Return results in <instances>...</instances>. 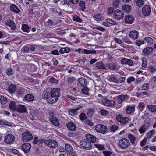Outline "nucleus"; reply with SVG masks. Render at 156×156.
<instances>
[{
  "instance_id": "nucleus-1",
  "label": "nucleus",
  "mask_w": 156,
  "mask_h": 156,
  "mask_svg": "<svg viewBox=\"0 0 156 156\" xmlns=\"http://www.w3.org/2000/svg\"><path fill=\"white\" fill-rule=\"evenodd\" d=\"M130 144V142L129 140L126 138H122L119 142L118 145L119 147L122 149L127 148Z\"/></svg>"
},
{
  "instance_id": "nucleus-2",
  "label": "nucleus",
  "mask_w": 156,
  "mask_h": 156,
  "mask_svg": "<svg viewBox=\"0 0 156 156\" xmlns=\"http://www.w3.org/2000/svg\"><path fill=\"white\" fill-rule=\"evenodd\" d=\"M33 137L32 134L28 131L24 132L22 134L21 139L23 142H28L32 140Z\"/></svg>"
},
{
  "instance_id": "nucleus-3",
  "label": "nucleus",
  "mask_w": 156,
  "mask_h": 156,
  "mask_svg": "<svg viewBox=\"0 0 156 156\" xmlns=\"http://www.w3.org/2000/svg\"><path fill=\"white\" fill-rule=\"evenodd\" d=\"M80 145L87 150H90L92 148L91 143L87 139H83L80 142Z\"/></svg>"
},
{
  "instance_id": "nucleus-4",
  "label": "nucleus",
  "mask_w": 156,
  "mask_h": 156,
  "mask_svg": "<svg viewBox=\"0 0 156 156\" xmlns=\"http://www.w3.org/2000/svg\"><path fill=\"white\" fill-rule=\"evenodd\" d=\"M95 128L97 132L103 134L105 133L107 130V127L102 124L97 125Z\"/></svg>"
},
{
  "instance_id": "nucleus-5",
  "label": "nucleus",
  "mask_w": 156,
  "mask_h": 156,
  "mask_svg": "<svg viewBox=\"0 0 156 156\" xmlns=\"http://www.w3.org/2000/svg\"><path fill=\"white\" fill-rule=\"evenodd\" d=\"M115 103L112 100H110L107 98H104L102 101V104L105 106L107 107H112L114 106Z\"/></svg>"
},
{
  "instance_id": "nucleus-6",
  "label": "nucleus",
  "mask_w": 156,
  "mask_h": 156,
  "mask_svg": "<svg viewBox=\"0 0 156 156\" xmlns=\"http://www.w3.org/2000/svg\"><path fill=\"white\" fill-rule=\"evenodd\" d=\"M44 144L47 145L48 147L52 148H55L58 146L57 142L53 140H44Z\"/></svg>"
},
{
  "instance_id": "nucleus-7",
  "label": "nucleus",
  "mask_w": 156,
  "mask_h": 156,
  "mask_svg": "<svg viewBox=\"0 0 156 156\" xmlns=\"http://www.w3.org/2000/svg\"><path fill=\"white\" fill-rule=\"evenodd\" d=\"M113 15L115 19L117 20L122 19L124 16L123 12L119 9H117L114 11Z\"/></svg>"
},
{
  "instance_id": "nucleus-8",
  "label": "nucleus",
  "mask_w": 156,
  "mask_h": 156,
  "mask_svg": "<svg viewBox=\"0 0 156 156\" xmlns=\"http://www.w3.org/2000/svg\"><path fill=\"white\" fill-rule=\"evenodd\" d=\"M151 11V8L149 5H144L142 9V14L145 16H148L150 15Z\"/></svg>"
},
{
  "instance_id": "nucleus-9",
  "label": "nucleus",
  "mask_w": 156,
  "mask_h": 156,
  "mask_svg": "<svg viewBox=\"0 0 156 156\" xmlns=\"http://www.w3.org/2000/svg\"><path fill=\"white\" fill-rule=\"evenodd\" d=\"M60 90L59 88H51L50 92L51 96L53 97L57 98L60 95Z\"/></svg>"
},
{
  "instance_id": "nucleus-10",
  "label": "nucleus",
  "mask_w": 156,
  "mask_h": 156,
  "mask_svg": "<svg viewBox=\"0 0 156 156\" xmlns=\"http://www.w3.org/2000/svg\"><path fill=\"white\" fill-rule=\"evenodd\" d=\"M15 140V137L13 135L9 134L7 135L5 137V142L7 144H10Z\"/></svg>"
},
{
  "instance_id": "nucleus-11",
  "label": "nucleus",
  "mask_w": 156,
  "mask_h": 156,
  "mask_svg": "<svg viewBox=\"0 0 156 156\" xmlns=\"http://www.w3.org/2000/svg\"><path fill=\"white\" fill-rule=\"evenodd\" d=\"M21 148L25 153L28 152L31 148V145L29 143H25L22 144Z\"/></svg>"
},
{
  "instance_id": "nucleus-12",
  "label": "nucleus",
  "mask_w": 156,
  "mask_h": 156,
  "mask_svg": "<svg viewBox=\"0 0 156 156\" xmlns=\"http://www.w3.org/2000/svg\"><path fill=\"white\" fill-rule=\"evenodd\" d=\"M16 111L19 113H26L27 112V107L24 105L19 104L17 106Z\"/></svg>"
},
{
  "instance_id": "nucleus-13",
  "label": "nucleus",
  "mask_w": 156,
  "mask_h": 156,
  "mask_svg": "<svg viewBox=\"0 0 156 156\" xmlns=\"http://www.w3.org/2000/svg\"><path fill=\"white\" fill-rule=\"evenodd\" d=\"M121 63L122 64H127L129 66H131L133 64V61L130 59L123 58L121 60Z\"/></svg>"
},
{
  "instance_id": "nucleus-14",
  "label": "nucleus",
  "mask_w": 156,
  "mask_h": 156,
  "mask_svg": "<svg viewBox=\"0 0 156 156\" xmlns=\"http://www.w3.org/2000/svg\"><path fill=\"white\" fill-rule=\"evenodd\" d=\"M150 126V124L148 123H147L144 124L139 129V131L140 134H142L145 132V131Z\"/></svg>"
},
{
  "instance_id": "nucleus-15",
  "label": "nucleus",
  "mask_w": 156,
  "mask_h": 156,
  "mask_svg": "<svg viewBox=\"0 0 156 156\" xmlns=\"http://www.w3.org/2000/svg\"><path fill=\"white\" fill-rule=\"evenodd\" d=\"M49 120L54 125L58 126L59 125V122L57 119L53 115L51 116L49 118Z\"/></svg>"
},
{
  "instance_id": "nucleus-16",
  "label": "nucleus",
  "mask_w": 156,
  "mask_h": 156,
  "mask_svg": "<svg viewBox=\"0 0 156 156\" xmlns=\"http://www.w3.org/2000/svg\"><path fill=\"white\" fill-rule=\"evenodd\" d=\"M139 33L135 30H133L129 32V37L133 39H136L138 37Z\"/></svg>"
},
{
  "instance_id": "nucleus-17",
  "label": "nucleus",
  "mask_w": 156,
  "mask_h": 156,
  "mask_svg": "<svg viewBox=\"0 0 156 156\" xmlns=\"http://www.w3.org/2000/svg\"><path fill=\"white\" fill-rule=\"evenodd\" d=\"M134 20V18L132 16L128 15L125 16V22L126 23L132 24Z\"/></svg>"
},
{
  "instance_id": "nucleus-18",
  "label": "nucleus",
  "mask_w": 156,
  "mask_h": 156,
  "mask_svg": "<svg viewBox=\"0 0 156 156\" xmlns=\"http://www.w3.org/2000/svg\"><path fill=\"white\" fill-rule=\"evenodd\" d=\"M128 97L129 96L127 95H120L117 97V100L119 104H122L123 101H124L126 98Z\"/></svg>"
},
{
  "instance_id": "nucleus-19",
  "label": "nucleus",
  "mask_w": 156,
  "mask_h": 156,
  "mask_svg": "<svg viewBox=\"0 0 156 156\" xmlns=\"http://www.w3.org/2000/svg\"><path fill=\"white\" fill-rule=\"evenodd\" d=\"M86 139L90 142L94 143L96 140V137L94 135L90 134H88L86 136Z\"/></svg>"
},
{
  "instance_id": "nucleus-20",
  "label": "nucleus",
  "mask_w": 156,
  "mask_h": 156,
  "mask_svg": "<svg viewBox=\"0 0 156 156\" xmlns=\"http://www.w3.org/2000/svg\"><path fill=\"white\" fill-rule=\"evenodd\" d=\"M93 18L94 20L97 22L102 21L104 19V17L102 15L100 14H95L93 16Z\"/></svg>"
},
{
  "instance_id": "nucleus-21",
  "label": "nucleus",
  "mask_w": 156,
  "mask_h": 156,
  "mask_svg": "<svg viewBox=\"0 0 156 156\" xmlns=\"http://www.w3.org/2000/svg\"><path fill=\"white\" fill-rule=\"evenodd\" d=\"M122 9L126 12L129 13L131 11L132 8L130 5H124L122 6Z\"/></svg>"
},
{
  "instance_id": "nucleus-22",
  "label": "nucleus",
  "mask_w": 156,
  "mask_h": 156,
  "mask_svg": "<svg viewBox=\"0 0 156 156\" xmlns=\"http://www.w3.org/2000/svg\"><path fill=\"white\" fill-rule=\"evenodd\" d=\"M67 126L69 129L71 131H74L76 129L75 124L72 122H69L67 124Z\"/></svg>"
},
{
  "instance_id": "nucleus-23",
  "label": "nucleus",
  "mask_w": 156,
  "mask_h": 156,
  "mask_svg": "<svg viewBox=\"0 0 156 156\" xmlns=\"http://www.w3.org/2000/svg\"><path fill=\"white\" fill-rule=\"evenodd\" d=\"M82 108V107L80 106L76 109H71L69 111V113L71 115H76L78 114L77 111Z\"/></svg>"
},
{
  "instance_id": "nucleus-24",
  "label": "nucleus",
  "mask_w": 156,
  "mask_h": 156,
  "mask_svg": "<svg viewBox=\"0 0 156 156\" xmlns=\"http://www.w3.org/2000/svg\"><path fill=\"white\" fill-rule=\"evenodd\" d=\"M153 48L152 47H147L145 48L143 51V53L145 55L150 54L152 51Z\"/></svg>"
},
{
  "instance_id": "nucleus-25",
  "label": "nucleus",
  "mask_w": 156,
  "mask_h": 156,
  "mask_svg": "<svg viewBox=\"0 0 156 156\" xmlns=\"http://www.w3.org/2000/svg\"><path fill=\"white\" fill-rule=\"evenodd\" d=\"M96 67L98 69H107L105 66L104 64L101 62H99L95 64Z\"/></svg>"
},
{
  "instance_id": "nucleus-26",
  "label": "nucleus",
  "mask_w": 156,
  "mask_h": 156,
  "mask_svg": "<svg viewBox=\"0 0 156 156\" xmlns=\"http://www.w3.org/2000/svg\"><path fill=\"white\" fill-rule=\"evenodd\" d=\"M65 148L66 152L68 154H69L72 151V147L69 144H65Z\"/></svg>"
},
{
  "instance_id": "nucleus-27",
  "label": "nucleus",
  "mask_w": 156,
  "mask_h": 156,
  "mask_svg": "<svg viewBox=\"0 0 156 156\" xmlns=\"http://www.w3.org/2000/svg\"><path fill=\"white\" fill-rule=\"evenodd\" d=\"M10 9L11 11L14 12L16 13H19L20 11L19 9H18L14 4L12 5L10 7Z\"/></svg>"
},
{
  "instance_id": "nucleus-28",
  "label": "nucleus",
  "mask_w": 156,
  "mask_h": 156,
  "mask_svg": "<svg viewBox=\"0 0 156 156\" xmlns=\"http://www.w3.org/2000/svg\"><path fill=\"white\" fill-rule=\"evenodd\" d=\"M155 133V131L154 130H152L149 131L146 134L145 138L147 139L150 138L153 136V135Z\"/></svg>"
},
{
  "instance_id": "nucleus-29",
  "label": "nucleus",
  "mask_w": 156,
  "mask_h": 156,
  "mask_svg": "<svg viewBox=\"0 0 156 156\" xmlns=\"http://www.w3.org/2000/svg\"><path fill=\"white\" fill-rule=\"evenodd\" d=\"M105 67L106 68H107L109 69L114 70L116 68L117 66L115 64L108 63L106 64Z\"/></svg>"
},
{
  "instance_id": "nucleus-30",
  "label": "nucleus",
  "mask_w": 156,
  "mask_h": 156,
  "mask_svg": "<svg viewBox=\"0 0 156 156\" xmlns=\"http://www.w3.org/2000/svg\"><path fill=\"white\" fill-rule=\"evenodd\" d=\"M9 108L13 111H16L17 106L14 102L12 101L9 104Z\"/></svg>"
},
{
  "instance_id": "nucleus-31",
  "label": "nucleus",
  "mask_w": 156,
  "mask_h": 156,
  "mask_svg": "<svg viewBox=\"0 0 156 156\" xmlns=\"http://www.w3.org/2000/svg\"><path fill=\"white\" fill-rule=\"evenodd\" d=\"M7 24L11 27L12 30H14L15 29V25L13 21L10 20H8L7 21Z\"/></svg>"
},
{
  "instance_id": "nucleus-32",
  "label": "nucleus",
  "mask_w": 156,
  "mask_h": 156,
  "mask_svg": "<svg viewBox=\"0 0 156 156\" xmlns=\"http://www.w3.org/2000/svg\"><path fill=\"white\" fill-rule=\"evenodd\" d=\"M78 81L80 84L83 86L86 85L87 83V81L86 79L83 78H81L78 79Z\"/></svg>"
},
{
  "instance_id": "nucleus-33",
  "label": "nucleus",
  "mask_w": 156,
  "mask_h": 156,
  "mask_svg": "<svg viewBox=\"0 0 156 156\" xmlns=\"http://www.w3.org/2000/svg\"><path fill=\"white\" fill-rule=\"evenodd\" d=\"M25 99L28 101H32L34 99V97L31 94H28L25 96Z\"/></svg>"
},
{
  "instance_id": "nucleus-34",
  "label": "nucleus",
  "mask_w": 156,
  "mask_h": 156,
  "mask_svg": "<svg viewBox=\"0 0 156 156\" xmlns=\"http://www.w3.org/2000/svg\"><path fill=\"white\" fill-rule=\"evenodd\" d=\"M135 108L134 107L128 106L126 109V112L127 114H130L134 111Z\"/></svg>"
},
{
  "instance_id": "nucleus-35",
  "label": "nucleus",
  "mask_w": 156,
  "mask_h": 156,
  "mask_svg": "<svg viewBox=\"0 0 156 156\" xmlns=\"http://www.w3.org/2000/svg\"><path fill=\"white\" fill-rule=\"evenodd\" d=\"M128 137L130 140L131 143L133 144H134L136 140L135 136L132 134H129L128 135Z\"/></svg>"
},
{
  "instance_id": "nucleus-36",
  "label": "nucleus",
  "mask_w": 156,
  "mask_h": 156,
  "mask_svg": "<svg viewBox=\"0 0 156 156\" xmlns=\"http://www.w3.org/2000/svg\"><path fill=\"white\" fill-rule=\"evenodd\" d=\"M70 50V49L68 47L62 48L59 50V52L61 54L68 53Z\"/></svg>"
},
{
  "instance_id": "nucleus-37",
  "label": "nucleus",
  "mask_w": 156,
  "mask_h": 156,
  "mask_svg": "<svg viewBox=\"0 0 156 156\" xmlns=\"http://www.w3.org/2000/svg\"><path fill=\"white\" fill-rule=\"evenodd\" d=\"M16 89V86L14 85H10L8 88V91L9 92L12 93L14 92Z\"/></svg>"
},
{
  "instance_id": "nucleus-38",
  "label": "nucleus",
  "mask_w": 156,
  "mask_h": 156,
  "mask_svg": "<svg viewBox=\"0 0 156 156\" xmlns=\"http://www.w3.org/2000/svg\"><path fill=\"white\" fill-rule=\"evenodd\" d=\"M58 100V98H57L53 97H52L51 96V97H49L48 98V99L47 100L48 101L51 103H53L55 102H56Z\"/></svg>"
},
{
  "instance_id": "nucleus-39",
  "label": "nucleus",
  "mask_w": 156,
  "mask_h": 156,
  "mask_svg": "<svg viewBox=\"0 0 156 156\" xmlns=\"http://www.w3.org/2000/svg\"><path fill=\"white\" fill-rule=\"evenodd\" d=\"M147 108L152 112H156V105H148L147 106Z\"/></svg>"
},
{
  "instance_id": "nucleus-40",
  "label": "nucleus",
  "mask_w": 156,
  "mask_h": 156,
  "mask_svg": "<svg viewBox=\"0 0 156 156\" xmlns=\"http://www.w3.org/2000/svg\"><path fill=\"white\" fill-rule=\"evenodd\" d=\"M22 29L25 32H28L29 30V27L27 25L24 24L23 25Z\"/></svg>"
},
{
  "instance_id": "nucleus-41",
  "label": "nucleus",
  "mask_w": 156,
  "mask_h": 156,
  "mask_svg": "<svg viewBox=\"0 0 156 156\" xmlns=\"http://www.w3.org/2000/svg\"><path fill=\"white\" fill-rule=\"evenodd\" d=\"M124 42L128 44H132V41L129 39L128 37L126 36L123 38Z\"/></svg>"
},
{
  "instance_id": "nucleus-42",
  "label": "nucleus",
  "mask_w": 156,
  "mask_h": 156,
  "mask_svg": "<svg viewBox=\"0 0 156 156\" xmlns=\"http://www.w3.org/2000/svg\"><path fill=\"white\" fill-rule=\"evenodd\" d=\"M29 45H26L23 47L22 48V50L23 52L25 53H27L29 50Z\"/></svg>"
},
{
  "instance_id": "nucleus-43",
  "label": "nucleus",
  "mask_w": 156,
  "mask_h": 156,
  "mask_svg": "<svg viewBox=\"0 0 156 156\" xmlns=\"http://www.w3.org/2000/svg\"><path fill=\"white\" fill-rule=\"evenodd\" d=\"M144 40L148 43L153 44L154 42V40L149 37H146L144 38Z\"/></svg>"
},
{
  "instance_id": "nucleus-44",
  "label": "nucleus",
  "mask_w": 156,
  "mask_h": 156,
  "mask_svg": "<svg viewBox=\"0 0 156 156\" xmlns=\"http://www.w3.org/2000/svg\"><path fill=\"white\" fill-rule=\"evenodd\" d=\"M6 102V98L4 96H0V103L2 104H4Z\"/></svg>"
},
{
  "instance_id": "nucleus-45",
  "label": "nucleus",
  "mask_w": 156,
  "mask_h": 156,
  "mask_svg": "<svg viewBox=\"0 0 156 156\" xmlns=\"http://www.w3.org/2000/svg\"><path fill=\"white\" fill-rule=\"evenodd\" d=\"M72 19L74 21H76L79 23L82 22V20L77 15H75L73 17Z\"/></svg>"
},
{
  "instance_id": "nucleus-46",
  "label": "nucleus",
  "mask_w": 156,
  "mask_h": 156,
  "mask_svg": "<svg viewBox=\"0 0 156 156\" xmlns=\"http://www.w3.org/2000/svg\"><path fill=\"white\" fill-rule=\"evenodd\" d=\"M142 66L144 67H146L147 66V59L145 58H143L142 59Z\"/></svg>"
},
{
  "instance_id": "nucleus-47",
  "label": "nucleus",
  "mask_w": 156,
  "mask_h": 156,
  "mask_svg": "<svg viewBox=\"0 0 156 156\" xmlns=\"http://www.w3.org/2000/svg\"><path fill=\"white\" fill-rule=\"evenodd\" d=\"M0 125L10 126L11 124L4 120H0Z\"/></svg>"
},
{
  "instance_id": "nucleus-48",
  "label": "nucleus",
  "mask_w": 156,
  "mask_h": 156,
  "mask_svg": "<svg viewBox=\"0 0 156 156\" xmlns=\"http://www.w3.org/2000/svg\"><path fill=\"white\" fill-rule=\"evenodd\" d=\"M144 1L142 0H137L136 2V4L139 7H141L144 4Z\"/></svg>"
},
{
  "instance_id": "nucleus-49",
  "label": "nucleus",
  "mask_w": 156,
  "mask_h": 156,
  "mask_svg": "<svg viewBox=\"0 0 156 156\" xmlns=\"http://www.w3.org/2000/svg\"><path fill=\"white\" fill-rule=\"evenodd\" d=\"M138 107L142 111L145 107V105L144 102H140L138 104Z\"/></svg>"
},
{
  "instance_id": "nucleus-50",
  "label": "nucleus",
  "mask_w": 156,
  "mask_h": 156,
  "mask_svg": "<svg viewBox=\"0 0 156 156\" xmlns=\"http://www.w3.org/2000/svg\"><path fill=\"white\" fill-rule=\"evenodd\" d=\"M30 113L33 117L34 115L35 116L37 115V112L33 108H30Z\"/></svg>"
},
{
  "instance_id": "nucleus-51",
  "label": "nucleus",
  "mask_w": 156,
  "mask_h": 156,
  "mask_svg": "<svg viewBox=\"0 0 156 156\" xmlns=\"http://www.w3.org/2000/svg\"><path fill=\"white\" fill-rule=\"evenodd\" d=\"M129 119L127 117H122V119L120 122L121 123L125 124L128 121Z\"/></svg>"
},
{
  "instance_id": "nucleus-52",
  "label": "nucleus",
  "mask_w": 156,
  "mask_h": 156,
  "mask_svg": "<svg viewBox=\"0 0 156 156\" xmlns=\"http://www.w3.org/2000/svg\"><path fill=\"white\" fill-rule=\"evenodd\" d=\"M119 5V2L118 0H114L113 2V6L116 8L118 7Z\"/></svg>"
},
{
  "instance_id": "nucleus-53",
  "label": "nucleus",
  "mask_w": 156,
  "mask_h": 156,
  "mask_svg": "<svg viewBox=\"0 0 156 156\" xmlns=\"http://www.w3.org/2000/svg\"><path fill=\"white\" fill-rule=\"evenodd\" d=\"M100 113L103 115H105L108 114V111L107 110L104 109H101L100 111Z\"/></svg>"
},
{
  "instance_id": "nucleus-54",
  "label": "nucleus",
  "mask_w": 156,
  "mask_h": 156,
  "mask_svg": "<svg viewBox=\"0 0 156 156\" xmlns=\"http://www.w3.org/2000/svg\"><path fill=\"white\" fill-rule=\"evenodd\" d=\"M49 80L50 82H51V83H57L58 82V80L55 79L53 77H52L50 78L49 79Z\"/></svg>"
},
{
  "instance_id": "nucleus-55",
  "label": "nucleus",
  "mask_w": 156,
  "mask_h": 156,
  "mask_svg": "<svg viewBox=\"0 0 156 156\" xmlns=\"http://www.w3.org/2000/svg\"><path fill=\"white\" fill-rule=\"evenodd\" d=\"M82 91L83 94L86 95H89L88 89L87 87H85L84 88L82 89Z\"/></svg>"
},
{
  "instance_id": "nucleus-56",
  "label": "nucleus",
  "mask_w": 156,
  "mask_h": 156,
  "mask_svg": "<svg viewBox=\"0 0 156 156\" xmlns=\"http://www.w3.org/2000/svg\"><path fill=\"white\" fill-rule=\"evenodd\" d=\"M83 52L84 53L86 54H89L90 53H94L96 52V51H91L88 50L86 49L83 50Z\"/></svg>"
},
{
  "instance_id": "nucleus-57",
  "label": "nucleus",
  "mask_w": 156,
  "mask_h": 156,
  "mask_svg": "<svg viewBox=\"0 0 156 156\" xmlns=\"http://www.w3.org/2000/svg\"><path fill=\"white\" fill-rule=\"evenodd\" d=\"M79 5L81 7L82 10L85 8V2L82 1H80L79 3Z\"/></svg>"
},
{
  "instance_id": "nucleus-58",
  "label": "nucleus",
  "mask_w": 156,
  "mask_h": 156,
  "mask_svg": "<svg viewBox=\"0 0 156 156\" xmlns=\"http://www.w3.org/2000/svg\"><path fill=\"white\" fill-rule=\"evenodd\" d=\"M6 73L9 76L12 75L13 72L12 69L10 68H7L6 69Z\"/></svg>"
},
{
  "instance_id": "nucleus-59",
  "label": "nucleus",
  "mask_w": 156,
  "mask_h": 156,
  "mask_svg": "<svg viewBox=\"0 0 156 156\" xmlns=\"http://www.w3.org/2000/svg\"><path fill=\"white\" fill-rule=\"evenodd\" d=\"M125 80V78L124 77H122L119 79H117L116 83H120L123 82Z\"/></svg>"
},
{
  "instance_id": "nucleus-60",
  "label": "nucleus",
  "mask_w": 156,
  "mask_h": 156,
  "mask_svg": "<svg viewBox=\"0 0 156 156\" xmlns=\"http://www.w3.org/2000/svg\"><path fill=\"white\" fill-rule=\"evenodd\" d=\"M135 80V78L133 77H131L128 78L127 79V82L128 83H130L134 81Z\"/></svg>"
},
{
  "instance_id": "nucleus-61",
  "label": "nucleus",
  "mask_w": 156,
  "mask_h": 156,
  "mask_svg": "<svg viewBox=\"0 0 156 156\" xmlns=\"http://www.w3.org/2000/svg\"><path fill=\"white\" fill-rule=\"evenodd\" d=\"M144 42L143 41L137 40L135 42L136 44L138 46H140L141 45L144 44Z\"/></svg>"
},
{
  "instance_id": "nucleus-62",
  "label": "nucleus",
  "mask_w": 156,
  "mask_h": 156,
  "mask_svg": "<svg viewBox=\"0 0 156 156\" xmlns=\"http://www.w3.org/2000/svg\"><path fill=\"white\" fill-rule=\"evenodd\" d=\"M117 79V78L115 77L112 76L109 78V80L111 82L116 83Z\"/></svg>"
},
{
  "instance_id": "nucleus-63",
  "label": "nucleus",
  "mask_w": 156,
  "mask_h": 156,
  "mask_svg": "<svg viewBox=\"0 0 156 156\" xmlns=\"http://www.w3.org/2000/svg\"><path fill=\"white\" fill-rule=\"evenodd\" d=\"M149 85L147 83H144L141 87L143 90H147L149 87Z\"/></svg>"
},
{
  "instance_id": "nucleus-64",
  "label": "nucleus",
  "mask_w": 156,
  "mask_h": 156,
  "mask_svg": "<svg viewBox=\"0 0 156 156\" xmlns=\"http://www.w3.org/2000/svg\"><path fill=\"white\" fill-rule=\"evenodd\" d=\"M118 126L116 125H112L111 126L110 129L112 132H115L118 129Z\"/></svg>"
}]
</instances>
